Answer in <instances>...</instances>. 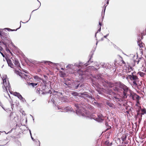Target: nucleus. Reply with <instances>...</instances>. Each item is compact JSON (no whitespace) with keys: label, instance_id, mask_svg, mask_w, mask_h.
<instances>
[{"label":"nucleus","instance_id":"nucleus-21","mask_svg":"<svg viewBox=\"0 0 146 146\" xmlns=\"http://www.w3.org/2000/svg\"><path fill=\"white\" fill-rule=\"evenodd\" d=\"M6 50L8 53H10L13 56V53L11 52L10 50L7 47H6Z\"/></svg>","mask_w":146,"mask_h":146},{"label":"nucleus","instance_id":"nucleus-17","mask_svg":"<svg viewBox=\"0 0 146 146\" xmlns=\"http://www.w3.org/2000/svg\"><path fill=\"white\" fill-rule=\"evenodd\" d=\"M106 104L108 105L110 107H113V104L111 103L109 101H108L106 103Z\"/></svg>","mask_w":146,"mask_h":146},{"label":"nucleus","instance_id":"nucleus-27","mask_svg":"<svg viewBox=\"0 0 146 146\" xmlns=\"http://www.w3.org/2000/svg\"><path fill=\"white\" fill-rule=\"evenodd\" d=\"M93 54V53L92 52H91V54H90V58L89 60L88 61V62H89L90 61L91 59V58L92 57Z\"/></svg>","mask_w":146,"mask_h":146},{"label":"nucleus","instance_id":"nucleus-37","mask_svg":"<svg viewBox=\"0 0 146 146\" xmlns=\"http://www.w3.org/2000/svg\"><path fill=\"white\" fill-rule=\"evenodd\" d=\"M129 70H130V71H129V72L131 71V70H132L131 68V67L130 69H129Z\"/></svg>","mask_w":146,"mask_h":146},{"label":"nucleus","instance_id":"nucleus-3","mask_svg":"<svg viewBox=\"0 0 146 146\" xmlns=\"http://www.w3.org/2000/svg\"><path fill=\"white\" fill-rule=\"evenodd\" d=\"M7 79L6 78L4 79H3V88L4 91L8 92L7 90L9 89L10 87V85L9 82L8 81L7 82Z\"/></svg>","mask_w":146,"mask_h":146},{"label":"nucleus","instance_id":"nucleus-42","mask_svg":"<svg viewBox=\"0 0 146 146\" xmlns=\"http://www.w3.org/2000/svg\"><path fill=\"white\" fill-rule=\"evenodd\" d=\"M142 37H143V36H142V37H141V38L142 39V38H143Z\"/></svg>","mask_w":146,"mask_h":146},{"label":"nucleus","instance_id":"nucleus-15","mask_svg":"<svg viewBox=\"0 0 146 146\" xmlns=\"http://www.w3.org/2000/svg\"><path fill=\"white\" fill-rule=\"evenodd\" d=\"M22 22V23H23V22H22V21H20V27L17 29L16 30L15 29H11L10 28H7L6 29L7 30L9 31H16L18 29H19L21 27V23Z\"/></svg>","mask_w":146,"mask_h":146},{"label":"nucleus","instance_id":"nucleus-39","mask_svg":"<svg viewBox=\"0 0 146 146\" xmlns=\"http://www.w3.org/2000/svg\"><path fill=\"white\" fill-rule=\"evenodd\" d=\"M106 125L107 126L108 125V123H106Z\"/></svg>","mask_w":146,"mask_h":146},{"label":"nucleus","instance_id":"nucleus-26","mask_svg":"<svg viewBox=\"0 0 146 146\" xmlns=\"http://www.w3.org/2000/svg\"><path fill=\"white\" fill-rule=\"evenodd\" d=\"M109 141H106V142L105 143L106 145H108V146H110L111 145V143H110L109 144Z\"/></svg>","mask_w":146,"mask_h":146},{"label":"nucleus","instance_id":"nucleus-14","mask_svg":"<svg viewBox=\"0 0 146 146\" xmlns=\"http://www.w3.org/2000/svg\"><path fill=\"white\" fill-rule=\"evenodd\" d=\"M98 116L99 121H100L101 120H104V117L102 114L100 113L98 114Z\"/></svg>","mask_w":146,"mask_h":146},{"label":"nucleus","instance_id":"nucleus-47","mask_svg":"<svg viewBox=\"0 0 146 146\" xmlns=\"http://www.w3.org/2000/svg\"><path fill=\"white\" fill-rule=\"evenodd\" d=\"M124 146H126L125 145H124Z\"/></svg>","mask_w":146,"mask_h":146},{"label":"nucleus","instance_id":"nucleus-45","mask_svg":"<svg viewBox=\"0 0 146 146\" xmlns=\"http://www.w3.org/2000/svg\"><path fill=\"white\" fill-rule=\"evenodd\" d=\"M1 47V46H0V48Z\"/></svg>","mask_w":146,"mask_h":146},{"label":"nucleus","instance_id":"nucleus-43","mask_svg":"<svg viewBox=\"0 0 146 146\" xmlns=\"http://www.w3.org/2000/svg\"><path fill=\"white\" fill-rule=\"evenodd\" d=\"M30 133L31 134V132L30 131Z\"/></svg>","mask_w":146,"mask_h":146},{"label":"nucleus","instance_id":"nucleus-11","mask_svg":"<svg viewBox=\"0 0 146 146\" xmlns=\"http://www.w3.org/2000/svg\"><path fill=\"white\" fill-rule=\"evenodd\" d=\"M7 62L9 66L12 68H15L14 65L12 63V61L9 59L7 60Z\"/></svg>","mask_w":146,"mask_h":146},{"label":"nucleus","instance_id":"nucleus-38","mask_svg":"<svg viewBox=\"0 0 146 146\" xmlns=\"http://www.w3.org/2000/svg\"><path fill=\"white\" fill-rule=\"evenodd\" d=\"M109 0H108V1H107V3L108 4V3H109V1H108Z\"/></svg>","mask_w":146,"mask_h":146},{"label":"nucleus","instance_id":"nucleus-16","mask_svg":"<svg viewBox=\"0 0 146 146\" xmlns=\"http://www.w3.org/2000/svg\"><path fill=\"white\" fill-rule=\"evenodd\" d=\"M105 82L108 84V85L109 86V87H112L114 85L113 83L109 82L107 80Z\"/></svg>","mask_w":146,"mask_h":146},{"label":"nucleus","instance_id":"nucleus-9","mask_svg":"<svg viewBox=\"0 0 146 146\" xmlns=\"http://www.w3.org/2000/svg\"><path fill=\"white\" fill-rule=\"evenodd\" d=\"M81 95L83 96V97L84 98H88L90 99L92 101H94V99L92 97L91 95H89L87 94L86 92H84L83 93H80Z\"/></svg>","mask_w":146,"mask_h":146},{"label":"nucleus","instance_id":"nucleus-20","mask_svg":"<svg viewBox=\"0 0 146 146\" xmlns=\"http://www.w3.org/2000/svg\"><path fill=\"white\" fill-rule=\"evenodd\" d=\"M99 29L98 30V32L96 33H96L98 32H100L101 29V26L102 25V24L100 22H99Z\"/></svg>","mask_w":146,"mask_h":146},{"label":"nucleus","instance_id":"nucleus-32","mask_svg":"<svg viewBox=\"0 0 146 146\" xmlns=\"http://www.w3.org/2000/svg\"><path fill=\"white\" fill-rule=\"evenodd\" d=\"M107 36V35L104 36V38H101V40H103L104 38H106Z\"/></svg>","mask_w":146,"mask_h":146},{"label":"nucleus","instance_id":"nucleus-12","mask_svg":"<svg viewBox=\"0 0 146 146\" xmlns=\"http://www.w3.org/2000/svg\"><path fill=\"white\" fill-rule=\"evenodd\" d=\"M17 73H18L19 76H20L21 78H24L25 76H27L24 73H22L21 72H20L19 70H17Z\"/></svg>","mask_w":146,"mask_h":146},{"label":"nucleus","instance_id":"nucleus-22","mask_svg":"<svg viewBox=\"0 0 146 146\" xmlns=\"http://www.w3.org/2000/svg\"><path fill=\"white\" fill-rule=\"evenodd\" d=\"M37 83H30L29 84V85H31L33 87H34L37 85Z\"/></svg>","mask_w":146,"mask_h":146},{"label":"nucleus","instance_id":"nucleus-23","mask_svg":"<svg viewBox=\"0 0 146 146\" xmlns=\"http://www.w3.org/2000/svg\"><path fill=\"white\" fill-rule=\"evenodd\" d=\"M80 104H74V106L77 108V110H78L80 108Z\"/></svg>","mask_w":146,"mask_h":146},{"label":"nucleus","instance_id":"nucleus-13","mask_svg":"<svg viewBox=\"0 0 146 146\" xmlns=\"http://www.w3.org/2000/svg\"><path fill=\"white\" fill-rule=\"evenodd\" d=\"M13 95L17 97L19 99H20L21 98H22V96L21 95V94L18 92H14L13 93Z\"/></svg>","mask_w":146,"mask_h":146},{"label":"nucleus","instance_id":"nucleus-29","mask_svg":"<svg viewBox=\"0 0 146 146\" xmlns=\"http://www.w3.org/2000/svg\"><path fill=\"white\" fill-rule=\"evenodd\" d=\"M4 51L3 48L1 47L0 48V53Z\"/></svg>","mask_w":146,"mask_h":146},{"label":"nucleus","instance_id":"nucleus-28","mask_svg":"<svg viewBox=\"0 0 146 146\" xmlns=\"http://www.w3.org/2000/svg\"><path fill=\"white\" fill-rule=\"evenodd\" d=\"M21 100L22 102H25V98H23V97H22V98H21L20 99Z\"/></svg>","mask_w":146,"mask_h":146},{"label":"nucleus","instance_id":"nucleus-33","mask_svg":"<svg viewBox=\"0 0 146 146\" xmlns=\"http://www.w3.org/2000/svg\"><path fill=\"white\" fill-rule=\"evenodd\" d=\"M111 128V127L110 126H109L106 129V130L107 131V130L109 129H110Z\"/></svg>","mask_w":146,"mask_h":146},{"label":"nucleus","instance_id":"nucleus-8","mask_svg":"<svg viewBox=\"0 0 146 146\" xmlns=\"http://www.w3.org/2000/svg\"><path fill=\"white\" fill-rule=\"evenodd\" d=\"M113 99L114 101L119 103L122 102L123 100L121 97L118 95H116L114 96L113 98Z\"/></svg>","mask_w":146,"mask_h":146},{"label":"nucleus","instance_id":"nucleus-10","mask_svg":"<svg viewBox=\"0 0 146 146\" xmlns=\"http://www.w3.org/2000/svg\"><path fill=\"white\" fill-rule=\"evenodd\" d=\"M137 86H133L135 87H137L138 89L139 90H141L142 88V83L141 81H140V83H139V82H137Z\"/></svg>","mask_w":146,"mask_h":146},{"label":"nucleus","instance_id":"nucleus-34","mask_svg":"<svg viewBox=\"0 0 146 146\" xmlns=\"http://www.w3.org/2000/svg\"><path fill=\"white\" fill-rule=\"evenodd\" d=\"M0 53L2 55L3 57H5L4 55L3 54V53L2 52Z\"/></svg>","mask_w":146,"mask_h":146},{"label":"nucleus","instance_id":"nucleus-19","mask_svg":"<svg viewBox=\"0 0 146 146\" xmlns=\"http://www.w3.org/2000/svg\"><path fill=\"white\" fill-rule=\"evenodd\" d=\"M142 113H141V115H143L146 113V110L145 108H143L141 109Z\"/></svg>","mask_w":146,"mask_h":146},{"label":"nucleus","instance_id":"nucleus-36","mask_svg":"<svg viewBox=\"0 0 146 146\" xmlns=\"http://www.w3.org/2000/svg\"><path fill=\"white\" fill-rule=\"evenodd\" d=\"M12 114H13V113H11L10 114V117H11Z\"/></svg>","mask_w":146,"mask_h":146},{"label":"nucleus","instance_id":"nucleus-30","mask_svg":"<svg viewBox=\"0 0 146 146\" xmlns=\"http://www.w3.org/2000/svg\"><path fill=\"white\" fill-rule=\"evenodd\" d=\"M40 90V88H38L37 89V90H36V92L37 93H40L39 91Z\"/></svg>","mask_w":146,"mask_h":146},{"label":"nucleus","instance_id":"nucleus-44","mask_svg":"<svg viewBox=\"0 0 146 146\" xmlns=\"http://www.w3.org/2000/svg\"><path fill=\"white\" fill-rule=\"evenodd\" d=\"M121 146H124L123 145H121Z\"/></svg>","mask_w":146,"mask_h":146},{"label":"nucleus","instance_id":"nucleus-41","mask_svg":"<svg viewBox=\"0 0 146 146\" xmlns=\"http://www.w3.org/2000/svg\"><path fill=\"white\" fill-rule=\"evenodd\" d=\"M105 9H106V8H105V9H104V11H105Z\"/></svg>","mask_w":146,"mask_h":146},{"label":"nucleus","instance_id":"nucleus-35","mask_svg":"<svg viewBox=\"0 0 146 146\" xmlns=\"http://www.w3.org/2000/svg\"><path fill=\"white\" fill-rule=\"evenodd\" d=\"M122 63L124 64H125V62L123 60H122Z\"/></svg>","mask_w":146,"mask_h":146},{"label":"nucleus","instance_id":"nucleus-4","mask_svg":"<svg viewBox=\"0 0 146 146\" xmlns=\"http://www.w3.org/2000/svg\"><path fill=\"white\" fill-rule=\"evenodd\" d=\"M130 97L133 100L136 101L137 103H139V100L141 99V97L136 93H134L131 91H130Z\"/></svg>","mask_w":146,"mask_h":146},{"label":"nucleus","instance_id":"nucleus-2","mask_svg":"<svg viewBox=\"0 0 146 146\" xmlns=\"http://www.w3.org/2000/svg\"><path fill=\"white\" fill-rule=\"evenodd\" d=\"M131 74V75H128V78L131 80L133 81V86H137V82H139V79L137 76L133 74V73H132Z\"/></svg>","mask_w":146,"mask_h":146},{"label":"nucleus","instance_id":"nucleus-5","mask_svg":"<svg viewBox=\"0 0 146 146\" xmlns=\"http://www.w3.org/2000/svg\"><path fill=\"white\" fill-rule=\"evenodd\" d=\"M13 61V62L14 63V67L13 68L15 69V71H17V70H20L21 68V67L20 66V64L18 60L17 59H15V60H12Z\"/></svg>","mask_w":146,"mask_h":146},{"label":"nucleus","instance_id":"nucleus-46","mask_svg":"<svg viewBox=\"0 0 146 146\" xmlns=\"http://www.w3.org/2000/svg\"><path fill=\"white\" fill-rule=\"evenodd\" d=\"M145 72H146V70H145Z\"/></svg>","mask_w":146,"mask_h":146},{"label":"nucleus","instance_id":"nucleus-40","mask_svg":"<svg viewBox=\"0 0 146 146\" xmlns=\"http://www.w3.org/2000/svg\"><path fill=\"white\" fill-rule=\"evenodd\" d=\"M139 60H138V63H137V64H138V63H139Z\"/></svg>","mask_w":146,"mask_h":146},{"label":"nucleus","instance_id":"nucleus-24","mask_svg":"<svg viewBox=\"0 0 146 146\" xmlns=\"http://www.w3.org/2000/svg\"><path fill=\"white\" fill-rule=\"evenodd\" d=\"M33 78L37 80H41L40 78L37 75L34 76Z\"/></svg>","mask_w":146,"mask_h":146},{"label":"nucleus","instance_id":"nucleus-7","mask_svg":"<svg viewBox=\"0 0 146 146\" xmlns=\"http://www.w3.org/2000/svg\"><path fill=\"white\" fill-rule=\"evenodd\" d=\"M138 45L139 47V49L142 50L141 52H142L144 49H145V48L144 47V44L141 41V40L139 38L138 39L137 41Z\"/></svg>","mask_w":146,"mask_h":146},{"label":"nucleus","instance_id":"nucleus-1","mask_svg":"<svg viewBox=\"0 0 146 146\" xmlns=\"http://www.w3.org/2000/svg\"><path fill=\"white\" fill-rule=\"evenodd\" d=\"M119 88L123 93V97L124 98H126L127 93L128 92H130L131 90L129 89L128 87L123 84H120L119 85Z\"/></svg>","mask_w":146,"mask_h":146},{"label":"nucleus","instance_id":"nucleus-25","mask_svg":"<svg viewBox=\"0 0 146 146\" xmlns=\"http://www.w3.org/2000/svg\"><path fill=\"white\" fill-rule=\"evenodd\" d=\"M114 90L117 91L118 92H120V89L119 88L117 87H115L114 88Z\"/></svg>","mask_w":146,"mask_h":146},{"label":"nucleus","instance_id":"nucleus-6","mask_svg":"<svg viewBox=\"0 0 146 146\" xmlns=\"http://www.w3.org/2000/svg\"><path fill=\"white\" fill-rule=\"evenodd\" d=\"M8 36L7 32L0 31V37L2 39L4 40L6 39L7 38Z\"/></svg>","mask_w":146,"mask_h":146},{"label":"nucleus","instance_id":"nucleus-31","mask_svg":"<svg viewBox=\"0 0 146 146\" xmlns=\"http://www.w3.org/2000/svg\"><path fill=\"white\" fill-rule=\"evenodd\" d=\"M2 43L5 45L6 47H7V43H6L4 42H2Z\"/></svg>","mask_w":146,"mask_h":146},{"label":"nucleus","instance_id":"nucleus-18","mask_svg":"<svg viewBox=\"0 0 146 146\" xmlns=\"http://www.w3.org/2000/svg\"><path fill=\"white\" fill-rule=\"evenodd\" d=\"M137 74L142 77H143L145 74L144 73L141 72H139Z\"/></svg>","mask_w":146,"mask_h":146}]
</instances>
